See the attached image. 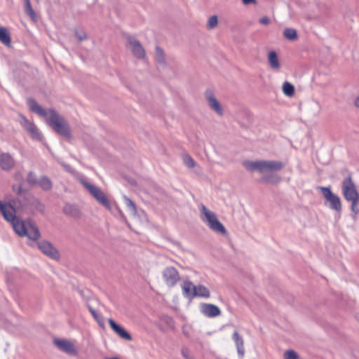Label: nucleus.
Returning a JSON list of instances; mask_svg holds the SVG:
<instances>
[{"mask_svg":"<svg viewBox=\"0 0 359 359\" xmlns=\"http://www.w3.org/2000/svg\"><path fill=\"white\" fill-rule=\"evenodd\" d=\"M27 103L32 111L46 118L47 124L56 133L67 140L72 138L71 129L68 122L55 109L50 108L46 110L33 98L27 99Z\"/></svg>","mask_w":359,"mask_h":359,"instance_id":"f257e3e1","label":"nucleus"},{"mask_svg":"<svg viewBox=\"0 0 359 359\" xmlns=\"http://www.w3.org/2000/svg\"><path fill=\"white\" fill-rule=\"evenodd\" d=\"M243 166L248 171L264 173L268 171L281 170L285 167V163L279 161H245L243 162Z\"/></svg>","mask_w":359,"mask_h":359,"instance_id":"f03ea898","label":"nucleus"},{"mask_svg":"<svg viewBox=\"0 0 359 359\" xmlns=\"http://www.w3.org/2000/svg\"><path fill=\"white\" fill-rule=\"evenodd\" d=\"M201 211L202 214V221L205 223L212 231L222 235H226L227 233L225 226L219 222L214 212L209 210L203 204L201 206Z\"/></svg>","mask_w":359,"mask_h":359,"instance_id":"7ed1b4c3","label":"nucleus"},{"mask_svg":"<svg viewBox=\"0 0 359 359\" xmlns=\"http://www.w3.org/2000/svg\"><path fill=\"white\" fill-rule=\"evenodd\" d=\"M182 294L184 297L192 299L196 297L209 298L210 292L203 285H194L190 280L184 281L182 285Z\"/></svg>","mask_w":359,"mask_h":359,"instance_id":"20e7f679","label":"nucleus"},{"mask_svg":"<svg viewBox=\"0 0 359 359\" xmlns=\"http://www.w3.org/2000/svg\"><path fill=\"white\" fill-rule=\"evenodd\" d=\"M318 189L320 191L325 201L329 203L328 207L330 209L337 212H341V199L339 196L332 191L330 187H318Z\"/></svg>","mask_w":359,"mask_h":359,"instance_id":"39448f33","label":"nucleus"},{"mask_svg":"<svg viewBox=\"0 0 359 359\" xmlns=\"http://www.w3.org/2000/svg\"><path fill=\"white\" fill-rule=\"evenodd\" d=\"M83 185L102 206L111 210V207L109 198L99 187L88 182H83Z\"/></svg>","mask_w":359,"mask_h":359,"instance_id":"423d86ee","label":"nucleus"},{"mask_svg":"<svg viewBox=\"0 0 359 359\" xmlns=\"http://www.w3.org/2000/svg\"><path fill=\"white\" fill-rule=\"evenodd\" d=\"M163 279L169 287L175 286L180 280L178 271L172 266H166L162 271Z\"/></svg>","mask_w":359,"mask_h":359,"instance_id":"0eeeda50","label":"nucleus"},{"mask_svg":"<svg viewBox=\"0 0 359 359\" xmlns=\"http://www.w3.org/2000/svg\"><path fill=\"white\" fill-rule=\"evenodd\" d=\"M341 188L343 196L347 201L353 200V196L357 195L358 191L351 174L343 180Z\"/></svg>","mask_w":359,"mask_h":359,"instance_id":"6e6552de","label":"nucleus"},{"mask_svg":"<svg viewBox=\"0 0 359 359\" xmlns=\"http://www.w3.org/2000/svg\"><path fill=\"white\" fill-rule=\"evenodd\" d=\"M53 344L60 351L69 355L76 356L78 355L77 348L69 340L55 338Z\"/></svg>","mask_w":359,"mask_h":359,"instance_id":"1a4fd4ad","label":"nucleus"},{"mask_svg":"<svg viewBox=\"0 0 359 359\" xmlns=\"http://www.w3.org/2000/svg\"><path fill=\"white\" fill-rule=\"evenodd\" d=\"M39 250L50 258L57 260L60 259V253L58 250L53 245V244L47 241H41L37 243Z\"/></svg>","mask_w":359,"mask_h":359,"instance_id":"9d476101","label":"nucleus"},{"mask_svg":"<svg viewBox=\"0 0 359 359\" xmlns=\"http://www.w3.org/2000/svg\"><path fill=\"white\" fill-rule=\"evenodd\" d=\"M127 40L133 54L139 59L144 58L145 50L140 42L133 36H128Z\"/></svg>","mask_w":359,"mask_h":359,"instance_id":"9b49d317","label":"nucleus"},{"mask_svg":"<svg viewBox=\"0 0 359 359\" xmlns=\"http://www.w3.org/2000/svg\"><path fill=\"white\" fill-rule=\"evenodd\" d=\"M0 212L2 214L4 218L9 222H12L18 217L15 215V210L14 207L11 204H6L1 201Z\"/></svg>","mask_w":359,"mask_h":359,"instance_id":"f8f14e48","label":"nucleus"},{"mask_svg":"<svg viewBox=\"0 0 359 359\" xmlns=\"http://www.w3.org/2000/svg\"><path fill=\"white\" fill-rule=\"evenodd\" d=\"M109 325L111 330L123 339L131 341L133 339L131 334L122 326L117 324L112 318L108 320Z\"/></svg>","mask_w":359,"mask_h":359,"instance_id":"ddd939ff","label":"nucleus"},{"mask_svg":"<svg viewBox=\"0 0 359 359\" xmlns=\"http://www.w3.org/2000/svg\"><path fill=\"white\" fill-rule=\"evenodd\" d=\"M201 312L208 318H215L221 314V310L217 306L208 303L201 304Z\"/></svg>","mask_w":359,"mask_h":359,"instance_id":"4468645a","label":"nucleus"},{"mask_svg":"<svg viewBox=\"0 0 359 359\" xmlns=\"http://www.w3.org/2000/svg\"><path fill=\"white\" fill-rule=\"evenodd\" d=\"M205 95L209 107L219 115H222L223 111L222 106L216 99L213 92L210 90H207Z\"/></svg>","mask_w":359,"mask_h":359,"instance_id":"2eb2a0df","label":"nucleus"},{"mask_svg":"<svg viewBox=\"0 0 359 359\" xmlns=\"http://www.w3.org/2000/svg\"><path fill=\"white\" fill-rule=\"evenodd\" d=\"M15 164V161L9 153L0 154V168L5 171L12 170Z\"/></svg>","mask_w":359,"mask_h":359,"instance_id":"dca6fc26","label":"nucleus"},{"mask_svg":"<svg viewBox=\"0 0 359 359\" xmlns=\"http://www.w3.org/2000/svg\"><path fill=\"white\" fill-rule=\"evenodd\" d=\"M232 339L234 341L238 354L240 358H243L245 354L244 340L237 331H234L232 334Z\"/></svg>","mask_w":359,"mask_h":359,"instance_id":"f3484780","label":"nucleus"},{"mask_svg":"<svg viewBox=\"0 0 359 359\" xmlns=\"http://www.w3.org/2000/svg\"><path fill=\"white\" fill-rule=\"evenodd\" d=\"M27 233L25 236H27L29 239L32 241H37L41 237V233L39 228L33 223H29L26 228Z\"/></svg>","mask_w":359,"mask_h":359,"instance_id":"a211bd4d","label":"nucleus"},{"mask_svg":"<svg viewBox=\"0 0 359 359\" xmlns=\"http://www.w3.org/2000/svg\"><path fill=\"white\" fill-rule=\"evenodd\" d=\"M11 224L15 232L17 234H18L20 236H25V234L27 233V226L21 219L17 217L14 221L11 222Z\"/></svg>","mask_w":359,"mask_h":359,"instance_id":"6ab92c4d","label":"nucleus"},{"mask_svg":"<svg viewBox=\"0 0 359 359\" xmlns=\"http://www.w3.org/2000/svg\"><path fill=\"white\" fill-rule=\"evenodd\" d=\"M63 212L66 215L71 216L74 218H79L81 216V212L79 209L74 204H65V205L63 207Z\"/></svg>","mask_w":359,"mask_h":359,"instance_id":"aec40b11","label":"nucleus"},{"mask_svg":"<svg viewBox=\"0 0 359 359\" xmlns=\"http://www.w3.org/2000/svg\"><path fill=\"white\" fill-rule=\"evenodd\" d=\"M0 41L7 47L11 46V34L5 27H0Z\"/></svg>","mask_w":359,"mask_h":359,"instance_id":"412c9836","label":"nucleus"},{"mask_svg":"<svg viewBox=\"0 0 359 359\" xmlns=\"http://www.w3.org/2000/svg\"><path fill=\"white\" fill-rule=\"evenodd\" d=\"M24 1V11L27 15H28L33 21L37 20V16L34 10L33 9L30 0Z\"/></svg>","mask_w":359,"mask_h":359,"instance_id":"4be33fe9","label":"nucleus"},{"mask_svg":"<svg viewBox=\"0 0 359 359\" xmlns=\"http://www.w3.org/2000/svg\"><path fill=\"white\" fill-rule=\"evenodd\" d=\"M269 63L271 68L273 69H278L280 67V63L278 58V55L276 51L271 50L269 53L268 55Z\"/></svg>","mask_w":359,"mask_h":359,"instance_id":"5701e85b","label":"nucleus"},{"mask_svg":"<svg viewBox=\"0 0 359 359\" xmlns=\"http://www.w3.org/2000/svg\"><path fill=\"white\" fill-rule=\"evenodd\" d=\"M37 184L44 191H49L53 187L51 180L47 176H42Z\"/></svg>","mask_w":359,"mask_h":359,"instance_id":"b1692460","label":"nucleus"},{"mask_svg":"<svg viewBox=\"0 0 359 359\" xmlns=\"http://www.w3.org/2000/svg\"><path fill=\"white\" fill-rule=\"evenodd\" d=\"M281 177L275 174H270L264 175L262 177L261 182L264 183L278 184L280 182Z\"/></svg>","mask_w":359,"mask_h":359,"instance_id":"393cba45","label":"nucleus"},{"mask_svg":"<svg viewBox=\"0 0 359 359\" xmlns=\"http://www.w3.org/2000/svg\"><path fill=\"white\" fill-rule=\"evenodd\" d=\"M283 36L290 41H294L298 38L297 32L293 28H285L283 31Z\"/></svg>","mask_w":359,"mask_h":359,"instance_id":"a878e982","label":"nucleus"},{"mask_svg":"<svg viewBox=\"0 0 359 359\" xmlns=\"http://www.w3.org/2000/svg\"><path fill=\"white\" fill-rule=\"evenodd\" d=\"M27 133L30 135L31 137L34 140L41 141L43 139V135L36 125H34L31 128H29V130L27 131Z\"/></svg>","mask_w":359,"mask_h":359,"instance_id":"bb28decb","label":"nucleus"},{"mask_svg":"<svg viewBox=\"0 0 359 359\" xmlns=\"http://www.w3.org/2000/svg\"><path fill=\"white\" fill-rule=\"evenodd\" d=\"M282 89L283 93L288 97H292L294 94V87L288 81L283 83Z\"/></svg>","mask_w":359,"mask_h":359,"instance_id":"cd10ccee","label":"nucleus"},{"mask_svg":"<svg viewBox=\"0 0 359 359\" xmlns=\"http://www.w3.org/2000/svg\"><path fill=\"white\" fill-rule=\"evenodd\" d=\"M156 60L160 64H165L164 52L159 46L156 47Z\"/></svg>","mask_w":359,"mask_h":359,"instance_id":"c85d7f7f","label":"nucleus"},{"mask_svg":"<svg viewBox=\"0 0 359 359\" xmlns=\"http://www.w3.org/2000/svg\"><path fill=\"white\" fill-rule=\"evenodd\" d=\"M88 309L91 313V315L93 316V318L96 320V321L100 325H103V317L102 315L99 314L92 306L90 305H88Z\"/></svg>","mask_w":359,"mask_h":359,"instance_id":"c756f323","label":"nucleus"},{"mask_svg":"<svg viewBox=\"0 0 359 359\" xmlns=\"http://www.w3.org/2000/svg\"><path fill=\"white\" fill-rule=\"evenodd\" d=\"M124 198H125V201H126V205L127 208L129 209V210L131 212H133V214H136L137 208H136V205H135V203L131 199L128 198L127 196H125Z\"/></svg>","mask_w":359,"mask_h":359,"instance_id":"7c9ffc66","label":"nucleus"},{"mask_svg":"<svg viewBox=\"0 0 359 359\" xmlns=\"http://www.w3.org/2000/svg\"><path fill=\"white\" fill-rule=\"evenodd\" d=\"M22 128L27 132L34 125V123L29 121L25 116H22V121L20 122Z\"/></svg>","mask_w":359,"mask_h":359,"instance_id":"2f4dec72","label":"nucleus"},{"mask_svg":"<svg viewBox=\"0 0 359 359\" xmlns=\"http://www.w3.org/2000/svg\"><path fill=\"white\" fill-rule=\"evenodd\" d=\"M74 35L79 41L86 40L88 38L87 34L83 29L74 30Z\"/></svg>","mask_w":359,"mask_h":359,"instance_id":"473e14b6","label":"nucleus"},{"mask_svg":"<svg viewBox=\"0 0 359 359\" xmlns=\"http://www.w3.org/2000/svg\"><path fill=\"white\" fill-rule=\"evenodd\" d=\"M183 160L184 164L189 168H193L196 165L194 158L189 155H185Z\"/></svg>","mask_w":359,"mask_h":359,"instance_id":"72a5a7b5","label":"nucleus"},{"mask_svg":"<svg viewBox=\"0 0 359 359\" xmlns=\"http://www.w3.org/2000/svg\"><path fill=\"white\" fill-rule=\"evenodd\" d=\"M27 181L30 185H35L38 183L36 175L32 171L28 173Z\"/></svg>","mask_w":359,"mask_h":359,"instance_id":"f704fd0d","label":"nucleus"},{"mask_svg":"<svg viewBox=\"0 0 359 359\" xmlns=\"http://www.w3.org/2000/svg\"><path fill=\"white\" fill-rule=\"evenodd\" d=\"M218 22V18L217 15H212L208 19V27L211 29L215 28Z\"/></svg>","mask_w":359,"mask_h":359,"instance_id":"c9c22d12","label":"nucleus"},{"mask_svg":"<svg viewBox=\"0 0 359 359\" xmlns=\"http://www.w3.org/2000/svg\"><path fill=\"white\" fill-rule=\"evenodd\" d=\"M181 353L184 359H195L191 351L187 347H183L181 350Z\"/></svg>","mask_w":359,"mask_h":359,"instance_id":"e433bc0d","label":"nucleus"},{"mask_svg":"<svg viewBox=\"0 0 359 359\" xmlns=\"http://www.w3.org/2000/svg\"><path fill=\"white\" fill-rule=\"evenodd\" d=\"M285 359H298L297 353L293 350H287L284 353Z\"/></svg>","mask_w":359,"mask_h":359,"instance_id":"4c0bfd02","label":"nucleus"},{"mask_svg":"<svg viewBox=\"0 0 359 359\" xmlns=\"http://www.w3.org/2000/svg\"><path fill=\"white\" fill-rule=\"evenodd\" d=\"M348 202L351 203V210L354 213L353 219H355V216L359 213V208H358V203L354 199L348 201Z\"/></svg>","mask_w":359,"mask_h":359,"instance_id":"58836bf2","label":"nucleus"},{"mask_svg":"<svg viewBox=\"0 0 359 359\" xmlns=\"http://www.w3.org/2000/svg\"><path fill=\"white\" fill-rule=\"evenodd\" d=\"M259 22L262 25H267L270 23V19L267 16H264L259 19Z\"/></svg>","mask_w":359,"mask_h":359,"instance_id":"ea45409f","label":"nucleus"},{"mask_svg":"<svg viewBox=\"0 0 359 359\" xmlns=\"http://www.w3.org/2000/svg\"><path fill=\"white\" fill-rule=\"evenodd\" d=\"M36 208H37L41 212H43L44 211L43 205L39 201L36 203Z\"/></svg>","mask_w":359,"mask_h":359,"instance_id":"a19ab883","label":"nucleus"},{"mask_svg":"<svg viewBox=\"0 0 359 359\" xmlns=\"http://www.w3.org/2000/svg\"><path fill=\"white\" fill-rule=\"evenodd\" d=\"M242 1L243 3V4H245V5H248L250 4L256 2L255 0H242Z\"/></svg>","mask_w":359,"mask_h":359,"instance_id":"79ce46f5","label":"nucleus"},{"mask_svg":"<svg viewBox=\"0 0 359 359\" xmlns=\"http://www.w3.org/2000/svg\"><path fill=\"white\" fill-rule=\"evenodd\" d=\"M354 105L355 107L359 108V96L355 99Z\"/></svg>","mask_w":359,"mask_h":359,"instance_id":"37998d69","label":"nucleus"},{"mask_svg":"<svg viewBox=\"0 0 359 359\" xmlns=\"http://www.w3.org/2000/svg\"><path fill=\"white\" fill-rule=\"evenodd\" d=\"M353 199L357 201V203H359V193L357 191V195L353 196Z\"/></svg>","mask_w":359,"mask_h":359,"instance_id":"c03bdc74","label":"nucleus"},{"mask_svg":"<svg viewBox=\"0 0 359 359\" xmlns=\"http://www.w3.org/2000/svg\"><path fill=\"white\" fill-rule=\"evenodd\" d=\"M107 359H120V358H116V357H114V358H107Z\"/></svg>","mask_w":359,"mask_h":359,"instance_id":"a18cd8bd","label":"nucleus"},{"mask_svg":"<svg viewBox=\"0 0 359 359\" xmlns=\"http://www.w3.org/2000/svg\"><path fill=\"white\" fill-rule=\"evenodd\" d=\"M22 191V188L19 187V193Z\"/></svg>","mask_w":359,"mask_h":359,"instance_id":"49530a36","label":"nucleus"},{"mask_svg":"<svg viewBox=\"0 0 359 359\" xmlns=\"http://www.w3.org/2000/svg\"><path fill=\"white\" fill-rule=\"evenodd\" d=\"M36 1H38L39 0H36Z\"/></svg>","mask_w":359,"mask_h":359,"instance_id":"de8ad7c7","label":"nucleus"}]
</instances>
